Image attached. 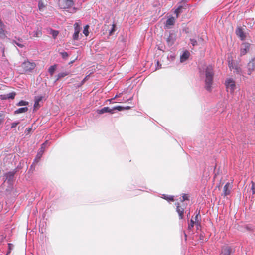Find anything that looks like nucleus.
Masks as SVG:
<instances>
[{"mask_svg":"<svg viewBox=\"0 0 255 255\" xmlns=\"http://www.w3.org/2000/svg\"><path fill=\"white\" fill-rule=\"evenodd\" d=\"M204 73L205 76V88L207 90L211 91L214 75L213 67L211 65L207 66L205 69Z\"/></svg>","mask_w":255,"mask_h":255,"instance_id":"1","label":"nucleus"},{"mask_svg":"<svg viewBox=\"0 0 255 255\" xmlns=\"http://www.w3.org/2000/svg\"><path fill=\"white\" fill-rule=\"evenodd\" d=\"M36 67L34 62H31L29 61H25L19 67L20 74H26L31 72Z\"/></svg>","mask_w":255,"mask_h":255,"instance_id":"2","label":"nucleus"},{"mask_svg":"<svg viewBox=\"0 0 255 255\" xmlns=\"http://www.w3.org/2000/svg\"><path fill=\"white\" fill-rule=\"evenodd\" d=\"M72 0H59L58 6L61 9H68L74 5Z\"/></svg>","mask_w":255,"mask_h":255,"instance_id":"3","label":"nucleus"},{"mask_svg":"<svg viewBox=\"0 0 255 255\" xmlns=\"http://www.w3.org/2000/svg\"><path fill=\"white\" fill-rule=\"evenodd\" d=\"M227 91L233 93L236 88V84L235 81L231 78L227 79L225 83Z\"/></svg>","mask_w":255,"mask_h":255,"instance_id":"4","label":"nucleus"},{"mask_svg":"<svg viewBox=\"0 0 255 255\" xmlns=\"http://www.w3.org/2000/svg\"><path fill=\"white\" fill-rule=\"evenodd\" d=\"M247 74L250 75L255 70V56L251 58L247 65Z\"/></svg>","mask_w":255,"mask_h":255,"instance_id":"5","label":"nucleus"},{"mask_svg":"<svg viewBox=\"0 0 255 255\" xmlns=\"http://www.w3.org/2000/svg\"><path fill=\"white\" fill-rule=\"evenodd\" d=\"M250 44L245 42L241 45L240 49V55L241 56L245 55L250 49Z\"/></svg>","mask_w":255,"mask_h":255,"instance_id":"6","label":"nucleus"},{"mask_svg":"<svg viewBox=\"0 0 255 255\" xmlns=\"http://www.w3.org/2000/svg\"><path fill=\"white\" fill-rule=\"evenodd\" d=\"M231 253V247L224 246L222 247L220 255H230Z\"/></svg>","mask_w":255,"mask_h":255,"instance_id":"7","label":"nucleus"},{"mask_svg":"<svg viewBox=\"0 0 255 255\" xmlns=\"http://www.w3.org/2000/svg\"><path fill=\"white\" fill-rule=\"evenodd\" d=\"M43 97L42 96H37L35 97L34 109V110H37L40 107L39 102L42 100Z\"/></svg>","mask_w":255,"mask_h":255,"instance_id":"8","label":"nucleus"},{"mask_svg":"<svg viewBox=\"0 0 255 255\" xmlns=\"http://www.w3.org/2000/svg\"><path fill=\"white\" fill-rule=\"evenodd\" d=\"M75 32L73 35V39L74 40H77L79 38V34L80 32V27L77 23H75L74 25Z\"/></svg>","mask_w":255,"mask_h":255,"instance_id":"9","label":"nucleus"},{"mask_svg":"<svg viewBox=\"0 0 255 255\" xmlns=\"http://www.w3.org/2000/svg\"><path fill=\"white\" fill-rule=\"evenodd\" d=\"M231 188L232 185L230 183L228 182L225 184L223 188L224 196H227L230 194Z\"/></svg>","mask_w":255,"mask_h":255,"instance_id":"10","label":"nucleus"},{"mask_svg":"<svg viewBox=\"0 0 255 255\" xmlns=\"http://www.w3.org/2000/svg\"><path fill=\"white\" fill-rule=\"evenodd\" d=\"M236 33L237 35L240 38V39L243 40H244L246 38L245 35L244 34V31L241 27H238L236 30Z\"/></svg>","mask_w":255,"mask_h":255,"instance_id":"11","label":"nucleus"},{"mask_svg":"<svg viewBox=\"0 0 255 255\" xmlns=\"http://www.w3.org/2000/svg\"><path fill=\"white\" fill-rule=\"evenodd\" d=\"M176 211L178 212L180 219H183L184 211V208L180 206L179 203L177 204Z\"/></svg>","mask_w":255,"mask_h":255,"instance_id":"12","label":"nucleus"},{"mask_svg":"<svg viewBox=\"0 0 255 255\" xmlns=\"http://www.w3.org/2000/svg\"><path fill=\"white\" fill-rule=\"evenodd\" d=\"M175 22V18L173 17H170L166 20L165 24L166 28H170L171 26H172L174 24Z\"/></svg>","mask_w":255,"mask_h":255,"instance_id":"13","label":"nucleus"},{"mask_svg":"<svg viewBox=\"0 0 255 255\" xmlns=\"http://www.w3.org/2000/svg\"><path fill=\"white\" fill-rule=\"evenodd\" d=\"M107 112L113 113H114L113 109H110L108 107H105L103 108L101 110H99V111H98V113L100 114H102L103 113H107Z\"/></svg>","mask_w":255,"mask_h":255,"instance_id":"14","label":"nucleus"},{"mask_svg":"<svg viewBox=\"0 0 255 255\" xmlns=\"http://www.w3.org/2000/svg\"><path fill=\"white\" fill-rule=\"evenodd\" d=\"M5 25L4 24L0 25V38L4 39L6 37L5 31L4 30Z\"/></svg>","mask_w":255,"mask_h":255,"instance_id":"15","label":"nucleus"},{"mask_svg":"<svg viewBox=\"0 0 255 255\" xmlns=\"http://www.w3.org/2000/svg\"><path fill=\"white\" fill-rule=\"evenodd\" d=\"M190 53L188 51H184V53L180 57L181 62H184L186 61L189 57Z\"/></svg>","mask_w":255,"mask_h":255,"instance_id":"16","label":"nucleus"},{"mask_svg":"<svg viewBox=\"0 0 255 255\" xmlns=\"http://www.w3.org/2000/svg\"><path fill=\"white\" fill-rule=\"evenodd\" d=\"M166 41L168 45H172L174 42V36L173 34H170L167 38Z\"/></svg>","mask_w":255,"mask_h":255,"instance_id":"17","label":"nucleus"},{"mask_svg":"<svg viewBox=\"0 0 255 255\" xmlns=\"http://www.w3.org/2000/svg\"><path fill=\"white\" fill-rule=\"evenodd\" d=\"M47 146H49V142L48 140H46L45 142H44L41 145V148L39 149L38 151L42 153V154H43V153L44 152V151H45V149L46 148V147Z\"/></svg>","mask_w":255,"mask_h":255,"instance_id":"18","label":"nucleus"},{"mask_svg":"<svg viewBox=\"0 0 255 255\" xmlns=\"http://www.w3.org/2000/svg\"><path fill=\"white\" fill-rule=\"evenodd\" d=\"M28 108L26 107H23V108H20L18 109L17 110H16L14 112V113L15 114H20V113H25L28 111Z\"/></svg>","mask_w":255,"mask_h":255,"instance_id":"19","label":"nucleus"},{"mask_svg":"<svg viewBox=\"0 0 255 255\" xmlns=\"http://www.w3.org/2000/svg\"><path fill=\"white\" fill-rule=\"evenodd\" d=\"M33 33V36L34 37H40L42 35L41 30L39 29H37L36 31H34Z\"/></svg>","mask_w":255,"mask_h":255,"instance_id":"20","label":"nucleus"},{"mask_svg":"<svg viewBox=\"0 0 255 255\" xmlns=\"http://www.w3.org/2000/svg\"><path fill=\"white\" fill-rule=\"evenodd\" d=\"M13 42L20 48L24 47V45L22 44V39H18L17 40H14Z\"/></svg>","mask_w":255,"mask_h":255,"instance_id":"21","label":"nucleus"},{"mask_svg":"<svg viewBox=\"0 0 255 255\" xmlns=\"http://www.w3.org/2000/svg\"><path fill=\"white\" fill-rule=\"evenodd\" d=\"M69 72H61V73H59L58 75H57V79H56V81H58L59 79L62 78V77H64L67 75H68L69 74Z\"/></svg>","mask_w":255,"mask_h":255,"instance_id":"22","label":"nucleus"},{"mask_svg":"<svg viewBox=\"0 0 255 255\" xmlns=\"http://www.w3.org/2000/svg\"><path fill=\"white\" fill-rule=\"evenodd\" d=\"M56 65H52V66H51L49 69H48V72L49 73H50V74L52 76L56 70Z\"/></svg>","mask_w":255,"mask_h":255,"instance_id":"23","label":"nucleus"},{"mask_svg":"<svg viewBox=\"0 0 255 255\" xmlns=\"http://www.w3.org/2000/svg\"><path fill=\"white\" fill-rule=\"evenodd\" d=\"M50 34H52L54 39H55L59 34V31L51 29L50 30Z\"/></svg>","mask_w":255,"mask_h":255,"instance_id":"24","label":"nucleus"},{"mask_svg":"<svg viewBox=\"0 0 255 255\" xmlns=\"http://www.w3.org/2000/svg\"><path fill=\"white\" fill-rule=\"evenodd\" d=\"M198 224V222H194L192 219H191L190 220V223L188 225V230H191L194 226V224Z\"/></svg>","mask_w":255,"mask_h":255,"instance_id":"25","label":"nucleus"},{"mask_svg":"<svg viewBox=\"0 0 255 255\" xmlns=\"http://www.w3.org/2000/svg\"><path fill=\"white\" fill-rule=\"evenodd\" d=\"M183 7L182 6H179L175 11V13L176 14V18H178L179 15L182 12Z\"/></svg>","mask_w":255,"mask_h":255,"instance_id":"26","label":"nucleus"},{"mask_svg":"<svg viewBox=\"0 0 255 255\" xmlns=\"http://www.w3.org/2000/svg\"><path fill=\"white\" fill-rule=\"evenodd\" d=\"M45 5L42 0H40L38 2V8L40 10H42L44 7Z\"/></svg>","mask_w":255,"mask_h":255,"instance_id":"27","label":"nucleus"},{"mask_svg":"<svg viewBox=\"0 0 255 255\" xmlns=\"http://www.w3.org/2000/svg\"><path fill=\"white\" fill-rule=\"evenodd\" d=\"M89 28V26L88 25H86L84 28L83 33L86 36H87L89 35V31H88Z\"/></svg>","mask_w":255,"mask_h":255,"instance_id":"28","label":"nucleus"},{"mask_svg":"<svg viewBox=\"0 0 255 255\" xmlns=\"http://www.w3.org/2000/svg\"><path fill=\"white\" fill-rule=\"evenodd\" d=\"M116 31V24L115 23H113L112 25V28L109 31V35H112L113 33Z\"/></svg>","mask_w":255,"mask_h":255,"instance_id":"29","label":"nucleus"},{"mask_svg":"<svg viewBox=\"0 0 255 255\" xmlns=\"http://www.w3.org/2000/svg\"><path fill=\"white\" fill-rule=\"evenodd\" d=\"M28 104V102L23 100H21L17 104L18 106H26Z\"/></svg>","mask_w":255,"mask_h":255,"instance_id":"30","label":"nucleus"},{"mask_svg":"<svg viewBox=\"0 0 255 255\" xmlns=\"http://www.w3.org/2000/svg\"><path fill=\"white\" fill-rule=\"evenodd\" d=\"M60 54L64 59H66L68 57V54L66 52H60Z\"/></svg>","mask_w":255,"mask_h":255,"instance_id":"31","label":"nucleus"},{"mask_svg":"<svg viewBox=\"0 0 255 255\" xmlns=\"http://www.w3.org/2000/svg\"><path fill=\"white\" fill-rule=\"evenodd\" d=\"M7 95L8 96V99H13L15 98L16 93L15 92H11L7 94Z\"/></svg>","mask_w":255,"mask_h":255,"instance_id":"32","label":"nucleus"},{"mask_svg":"<svg viewBox=\"0 0 255 255\" xmlns=\"http://www.w3.org/2000/svg\"><path fill=\"white\" fill-rule=\"evenodd\" d=\"M113 111L115 110H117L119 111H122L124 110V107L121 106H117L113 108Z\"/></svg>","mask_w":255,"mask_h":255,"instance_id":"33","label":"nucleus"},{"mask_svg":"<svg viewBox=\"0 0 255 255\" xmlns=\"http://www.w3.org/2000/svg\"><path fill=\"white\" fill-rule=\"evenodd\" d=\"M251 183H252V188H251L252 193V194L254 195L255 194V183L253 181L251 182Z\"/></svg>","mask_w":255,"mask_h":255,"instance_id":"34","label":"nucleus"},{"mask_svg":"<svg viewBox=\"0 0 255 255\" xmlns=\"http://www.w3.org/2000/svg\"><path fill=\"white\" fill-rule=\"evenodd\" d=\"M188 195L186 194H184L182 196L183 199L181 200L182 202L184 201L185 200H188Z\"/></svg>","mask_w":255,"mask_h":255,"instance_id":"35","label":"nucleus"},{"mask_svg":"<svg viewBox=\"0 0 255 255\" xmlns=\"http://www.w3.org/2000/svg\"><path fill=\"white\" fill-rule=\"evenodd\" d=\"M42 155H43L42 153L38 151L37 156H36V159H37L38 160H40L41 157H42Z\"/></svg>","mask_w":255,"mask_h":255,"instance_id":"36","label":"nucleus"},{"mask_svg":"<svg viewBox=\"0 0 255 255\" xmlns=\"http://www.w3.org/2000/svg\"><path fill=\"white\" fill-rule=\"evenodd\" d=\"M191 43L193 46L197 44V42L195 39H190Z\"/></svg>","mask_w":255,"mask_h":255,"instance_id":"37","label":"nucleus"},{"mask_svg":"<svg viewBox=\"0 0 255 255\" xmlns=\"http://www.w3.org/2000/svg\"><path fill=\"white\" fill-rule=\"evenodd\" d=\"M7 177H9L10 178H12L14 176V173L13 172H8L6 174Z\"/></svg>","mask_w":255,"mask_h":255,"instance_id":"38","label":"nucleus"},{"mask_svg":"<svg viewBox=\"0 0 255 255\" xmlns=\"http://www.w3.org/2000/svg\"><path fill=\"white\" fill-rule=\"evenodd\" d=\"M164 199H166L167 200H168V201H174V199H173V197L172 196L166 197H164Z\"/></svg>","mask_w":255,"mask_h":255,"instance_id":"39","label":"nucleus"},{"mask_svg":"<svg viewBox=\"0 0 255 255\" xmlns=\"http://www.w3.org/2000/svg\"><path fill=\"white\" fill-rule=\"evenodd\" d=\"M19 122H13L11 124V128H15L18 124H19Z\"/></svg>","mask_w":255,"mask_h":255,"instance_id":"40","label":"nucleus"},{"mask_svg":"<svg viewBox=\"0 0 255 255\" xmlns=\"http://www.w3.org/2000/svg\"><path fill=\"white\" fill-rule=\"evenodd\" d=\"M8 248H9V252H8V253H10V251H11V250H12V248L13 247V245L12 244L9 243L8 244Z\"/></svg>","mask_w":255,"mask_h":255,"instance_id":"41","label":"nucleus"},{"mask_svg":"<svg viewBox=\"0 0 255 255\" xmlns=\"http://www.w3.org/2000/svg\"><path fill=\"white\" fill-rule=\"evenodd\" d=\"M1 97L2 99H8V96L6 95H1Z\"/></svg>","mask_w":255,"mask_h":255,"instance_id":"42","label":"nucleus"},{"mask_svg":"<svg viewBox=\"0 0 255 255\" xmlns=\"http://www.w3.org/2000/svg\"><path fill=\"white\" fill-rule=\"evenodd\" d=\"M235 69V70H236V72H237V73H240V72H241V68H239V67H236Z\"/></svg>","mask_w":255,"mask_h":255,"instance_id":"43","label":"nucleus"},{"mask_svg":"<svg viewBox=\"0 0 255 255\" xmlns=\"http://www.w3.org/2000/svg\"><path fill=\"white\" fill-rule=\"evenodd\" d=\"M228 65L230 69H233L234 67L233 66L232 63H230V62H229Z\"/></svg>","mask_w":255,"mask_h":255,"instance_id":"44","label":"nucleus"},{"mask_svg":"<svg viewBox=\"0 0 255 255\" xmlns=\"http://www.w3.org/2000/svg\"><path fill=\"white\" fill-rule=\"evenodd\" d=\"M199 214H200V212H198L195 217V220L196 221L195 222H198L197 220H198V216H199Z\"/></svg>","mask_w":255,"mask_h":255,"instance_id":"45","label":"nucleus"},{"mask_svg":"<svg viewBox=\"0 0 255 255\" xmlns=\"http://www.w3.org/2000/svg\"><path fill=\"white\" fill-rule=\"evenodd\" d=\"M3 118L2 116H0V125L3 122Z\"/></svg>","mask_w":255,"mask_h":255,"instance_id":"46","label":"nucleus"},{"mask_svg":"<svg viewBox=\"0 0 255 255\" xmlns=\"http://www.w3.org/2000/svg\"><path fill=\"white\" fill-rule=\"evenodd\" d=\"M130 109V107L129 106L124 107V110H129Z\"/></svg>","mask_w":255,"mask_h":255,"instance_id":"47","label":"nucleus"},{"mask_svg":"<svg viewBox=\"0 0 255 255\" xmlns=\"http://www.w3.org/2000/svg\"><path fill=\"white\" fill-rule=\"evenodd\" d=\"M119 97V96H118V95H116L115 96V98H117V97Z\"/></svg>","mask_w":255,"mask_h":255,"instance_id":"48","label":"nucleus"},{"mask_svg":"<svg viewBox=\"0 0 255 255\" xmlns=\"http://www.w3.org/2000/svg\"><path fill=\"white\" fill-rule=\"evenodd\" d=\"M31 128H28V129H27V130H28V131H29L31 130Z\"/></svg>","mask_w":255,"mask_h":255,"instance_id":"49","label":"nucleus"},{"mask_svg":"<svg viewBox=\"0 0 255 255\" xmlns=\"http://www.w3.org/2000/svg\"><path fill=\"white\" fill-rule=\"evenodd\" d=\"M86 77L85 78V79L83 80V81H86Z\"/></svg>","mask_w":255,"mask_h":255,"instance_id":"50","label":"nucleus"},{"mask_svg":"<svg viewBox=\"0 0 255 255\" xmlns=\"http://www.w3.org/2000/svg\"><path fill=\"white\" fill-rule=\"evenodd\" d=\"M86 77L85 78V79L83 80V81H86Z\"/></svg>","mask_w":255,"mask_h":255,"instance_id":"51","label":"nucleus"},{"mask_svg":"<svg viewBox=\"0 0 255 255\" xmlns=\"http://www.w3.org/2000/svg\"><path fill=\"white\" fill-rule=\"evenodd\" d=\"M131 100V99H130H130H129L128 100V101H129V100Z\"/></svg>","mask_w":255,"mask_h":255,"instance_id":"52","label":"nucleus"}]
</instances>
